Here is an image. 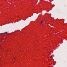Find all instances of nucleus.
I'll return each mask as SVG.
<instances>
[{
  "mask_svg": "<svg viewBox=\"0 0 67 67\" xmlns=\"http://www.w3.org/2000/svg\"><path fill=\"white\" fill-rule=\"evenodd\" d=\"M1 26H2V25H1Z\"/></svg>",
  "mask_w": 67,
  "mask_h": 67,
  "instance_id": "obj_5",
  "label": "nucleus"
},
{
  "mask_svg": "<svg viewBox=\"0 0 67 67\" xmlns=\"http://www.w3.org/2000/svg\"><path fill=\"white\" fill-rule=\"evenodd\" d=\"M52 60H54V59H52Z\"/></svg>",
  "mask_w": 67,
  "mask_h": 67,
  "instance_id": "obj_4",
  "label": "nucleus"
},
{
  "mask_svg": "<svg viewBox=\"0 0 67 67\" xmlns=\"http://www.w3.org/2000/svg\"><path fill=\"white\" fill-rule=\"evenodd\" d=\"M1 34H2L0 33V35H1Z\"/></svg>",
  "mask_w": 67,
  "mask_h": 67,
  "instance_id": "obj_3",
  "label": "nucleus"
},
{
  "mask_svg": "<svg viewBox=\"0 0 67 67\" xmlns=\"http://www.w3.org/2000/svg\"><path fill=\"white\" fill-rule=\"evenodd\" d=\"M4 34H5V33H7V32H6L4 33Z\"/></svg>",
  "mask_w": 67,
  "mask_h": 67,
  "instance_id": "obj_2",
  "label": "nucleus"
},
{
  "mask_svg": "<svg viewBox=\"0 0 67 67\" xmlns=\"http://www.w3.org/2000/svg\"><path fill=\"white\" fill-rule=\"evenodd\" d=\"M44 23V21H42L41 22V24H42V23Z\"/></svg>",
  "mask_w": 67,
  "mask_h": 67,
  "instance_id": "obj_1",
  "label": "nucleus"
}]
</instances>
